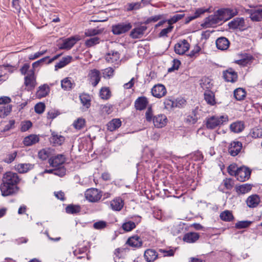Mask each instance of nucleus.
I'll return each instance as SVG.
<instances>
[{
	"mask_svg": "<svg viewBox=\"0 0 262 262\" xmlns=\"http://www.w3.org/2000/svg\"><path fill=\"white\" fill-rule=\"evenodd\" d=\"M20 179L17 173L11 171L5 173L0 186L2 195L6 196L16 193L18 189L17 185Z\"/></svg>",
	"mask_w": 262,
	"mask_h": 262,
	"instance_id": "1",
	"label": "nucleus"
},
{
	"mask_svg": "<svg viewBox=\"0 0 262 262\" xmlns=\"http://www.w3.org/2000/svg\"><path fill=\"white\" fill-rule=\"evenodd\" d=\"M228 121L227 116H212L206 118L205 124L208 129H213Z\"/></svg>",
	"mask_w": 262,
	"mask_h": 262,
	"instance_id": "2",
	"label": "nucleus"
},
{
	"mask_svg": "<svg viewBox=\"0 0 262 262\" xmlns=\"http://www.w3.org/2000/svg\"><path fill=\"white\" fill-rule=\"evenodd\" d=\"M132 25L130 23H120L112 26V31L114 35H119L130 30Z\"/></svg>",
	"mask_w": 262,
	"mask_h": 262,
	"instance_id": "3",
	"label": "nucleus"
},
{
	"mask_svg": "<svg viewBox=\"0 0 262 262\" xmlns=\"http://www.w3.org/2000/svg\"><path fill=\"white\" fill-rule=\"evenodd\" d=\"M217 11L222 20L224 21L229 20L238 14L236 8H222Z\"/></svg>",
	"mask_w": 262,
	"mask_h": 262,
	"instance_id": "4",
	"label": "nucleus"
},
{
	"mask_svg": "<svg viewBox=\"0 0 262 262\" xmlns=\"http://www.w3.org/2000/svg\"><path fill=\"white\" fill-rule=\"evenodd\" d=\"M251 174V170L247 167L243 166L236 169L234 176L237 180L241 182H244L249 179Z\"/></svg>",
	"mask_w": 262,
	"mask_h": 262,
	"instance_id": "5",
	"label": "nucleus"
},
{
	"mask_svg": "<svg viewBox=\"0 0 262 262\" xmlns=\"http://www.w3.org/2000/svg\"><path fill=\"white\" fill-rule=\"evenodd\" d=\"M85 196L86 200L91 202H97L100 200L102 194L98 189L91 188L86 191Z\"/></svg>",
	"mask_w": 262,
	"mask_h": 262,
	"instance_id": "6",
	"label": "nucleus"
},
{
	"mask_svg": "<svg viewBox=\"0 0 262 262\" xmlns=\"http://www.w3.org/2000/svg\"><path fill=\"white\" fill-rule=\"evenodd\" d=\"M221 21L222 20L216 11L214 15H210L205 18L203 26L206 28L211 27Z\"/></svg>",
	"mask_w": 262,
	"mask_h": 262,
	"instance_id": "7",
	"label": "nucleus"
},
{
	"mask_svg": "<svg viewBox=\"0 0 262 262\" xmlns=\"http://www.w3.org/2000/svg\"><path fill=\"white\" fill-rule=\"evenodd\" d=\"M190 48V45L186 39L180 40L174 46L175 52L179 55H183Z\"/></svg>",
	"mask_w": 262,
	"mask_h": 262,
	"instance_id": "8",
	"label": "nucleus"
},
{
	"mask_svg": "<svg viewBox=\"0 0 262 262\" xmlns=\"http://www.w3.org/2000/svg\"><path fill=\"white\" fill-rule=\"evenodd\" d=\"M229 29L243 30L246 28L245 20L243 17H236L228 23Z\"/></svg>",
	"mask_w": 262,
	"mask_h": 262,
	"instance_id": "9",
	"label": "nucleus"
},
{
	"mask_svg": "<svg viewBox=\"0 0 262 262\" xmlns=\"http://www.w3.org/2000/svg\"><path fill=\"white\" fill-rule=\"evenodd\" d=\"M147 29V28L146 26H138L131 31L129 36L133 39L140 38L143 36Z\"/></svg>",
	"mask_w": 262,
	"mask_h": 262,
	"instance_id": "10",
	"label": "nucleus"
},
{
	"mask_svg": "<svg viewBox=\"0 0 262 262\" xmlns=\"http://www.w3.org/2000/svg\"><path fill=\"white\" fill-rule=\"evenodd\" d=\"M242 148V143L239 141L231 142L228 148V153L232 156H237L241 151Z\"/></svg>",
	"mask_w": 262,
	"mask_h": 262,
	"instance_id": "11",
	"label": "nucleus"
},
{
	"mask_svg": "<svg viewBox=\"0 0 262 262\" xmlns=\"http://www.w3.org/2000/svg\"><path fill=\"white\" fill-rule=\"evenodd\" d=\"M126 244L133 248H139L142 247L143 242L140 236L136 235L129 237L127 240Z\"/></svg>",
	"mask_w": 262,
	"mask_h": 262,
	"instance_id": "12",
	"label": "nucleus"
},
{
	"mask_svg": "<svg viewBox=\"0 0 262 262\" xmlns=\"http://www.w3.org/2000/svg\"><path fill=\"white\" fill-rule=\"evenodd\" d=\"M64 162L65 158L62 155H58L49 160L50 165L53 167H63L62 165Z\"/></svg>",
	"mask_w": 262,
	"mask_h": 262,
	"instance_id": "13",
	"label": "nucleus"
},
{
	"mask_svg": "<svg viewBox=\"0 0 262 262\" xmlns=\"http://www.w3.org/2000/svg\"><path fill=\"white\" fill-rule=\"evenodd\" d=\"M152 95L157 98H161L166 94L165 86L161 84L155 85L151 89Z\"/></svg>",
	"mask_w": 262,
	"mask_h": 262,
	"instance_id": "14",
	"label": "nucleus"
},
{
	"mask_svg": "<svg viewBox=\"0 0 262 262\" xmlns=\"http://www.w3.org/2000/svg\"><path fill=\"white\" fill-rule=\"evenodd\" d=\"M167 121V117L163 114H159L153 118V123L155 127L162 128L166 125Z\"/></svg>",
	"mask_w": 262,
	"mask_h": 262,
	"instance_id": "15",
	"label": "nucleus"
},
{
	"mask_svg": "<svg viewBox=\"0 0 262 262\" xmlns=\"http://www.w3.org/2000/svg\"><path fill=\"white\" fill-rule=\"evenodd\" d=\"M247 12L250 14V18L252 21H259L262 20L261 8L249 9Z\"/></svg>",
	"mask_w": 262,
	"mask_h": 262,
	"instance_id": "16",
	"label": "nucleus"
},
{
	"mask_svg": "<svg viewBox=\"0 0 262 262\" xmlns=\"http://www.w3.org/2000/svg\"><path fill=\"white\" fill-rule=\"evenodd\" d=\"M223 77L227 82H234L237 80V73L231 68L223 73Z\"/></svg>",
	"mask_w": 262,
	"mask_h": 262,
	"instance_id": "17",
	"label": "nucleus"
},
{
	"mask_svg": "<svg viewBox=\"0 0 262 262\" xmlns=\"http://www.w3.org/2000/svg\"><path fill=\"white\" fill-rule=\"evenodd\" d=\"M100 72L96 69H93L90 71L89 74L90 81L94 86H96L100 81Z\"/></svg>",
	"mask_w": 262,
	"mask_h": 262,
	"instance_id": "18",
	"label": "nucleus"
},
{
	"mask_svg": "<svg viewBox=\"0 0 262 262\" xmlns=\"http://www.w3.org/2000/svg\"><path fill=\"white\" fill-rule=\"evenodd\" d=\"M216 46L219 50L224 51L228 49L230 45V41L225 37H220L216 40Z\"/></svg>",
	"mask_w": 262,
	"mask_h": 262,
	"instance_id": "19",
	"label": "nucleus"
},
{
	"mask_svg": "<svg viewBox=\"0 0 262 262\" xmlns=\"http://www.w3.org/2000/svg\"><path fill=\"white\" fill-rule=\"evenodd\" d=\"M144 257L147 262H154L158 257V254L155 250L148 249L145 251Z\"/></svg>",
	"mask_w": 262,
	"mask_h": 262,
	"instance_id": "20",
	"label": "nucleus"
},
{
	"mask_svg": "<svg viewBox=\"0 0 262 262\" xmlns=\"http://www.w3.org/2000/svg\"><path fill=\"white\" fill-rule=\"evenodd\" d=\"M51 135L50 141L54 146L61 145L64 142V137L58 133L53 132Z\"/></svg>",
	"mask_w": 262,
	"mask_h": 262,
	"instance_id": "21",
	"label": "nucleus"
},
{
	"mask_svg": "<svg viewBox=\"0 0 262 262\" xmlns=\"http://www.w3.org/2000/svg\"><path fill=\"white\" fill-rule=\"evenodd\" d=\"M259 203L260 198L257 194H252L249 196L246 200V204L249 208H255Z\"/></svg>",
	"mask_w": 262,
	"mask_h": 262,
	"instance_id": "22",
	"label": "nucleus"
},
{
	"mask_svg": "<svg viewBox=\"0 0 262 262\" xmlns=\"http://www.w3.org/2000/svg\"><path fill=\"white\" fill-rule=\"evenodd\" d=\"M120 58V54L115 51H111L105 55V60L108 63H114L117 62Z\"/></svg>",
	"mask_w": 262,
	"mask_h": 262,
	"instance_id": "23",
	"label": "nucleus"
},
{
	"mask_svg": "<svg viewBox=\"0 0 262 262\" xmlns=\"http://www.w3.org/2000/svg\"><path fill=\"white\" fill-rule=\"evenodd\" d=\"M148 101L145 97H140L137 99L135 102V107L137 110H144L147 104Z\"/></svg>",
	"mask_w": 262,
	"mask_h": 262,
	"instance_id": "24",
	"label": "nucleus"
},
{
	"mask_svg": "<svg viewBox=\"0 0 262 262\" xmlns=\"http://www.w3.org/2000/svg\"><path fill=\"white\" fill-rule=\"evenodd\" d=\"M111 208L115 211H120L124 205V202L121 198L118 197L111 202Z\"/></svg>",
	"mask_w": 262,
	"mask_h": 262,
	"instance_id": "25",
	"label": "nucleus"
},
{
	"mask_svg": "<svg viewBox=\"0 0 262 262\" xmlns=\"http://www.w3.org/2000/svg\"><path fill=\"white\" fill-rule=\"evenodd\" d=\"M25 84L31 89H33L36 85L34 74L33 71L25 77Z\"/></svg>",
	"mask_w": 262,
	"mask_h": 262,
	"instance_id": "26",
	"label": "nucleus"
},
{
	"mask_svg": "<svg viewBox=\"0 0 262 262\" xmlns=\"http://www.w3.org/2000/svg\"><path fill=\"white\" fill-rule=\"evenodd\" d=\"M39 140V137L37 135L32 134L26 137L23 140V143L25 145L29 146L38 142Z\"/></svg>",
	"mask_w": 262,
	"mask_h": 262,
	"instance_id": "27",
	"label": "nucleus"
},
{
	"mask_svg": "<svg viewBox=\"0 0 262 262\" xmlns=\"http://www.w3.org/2000/svg\"><path fill=\"white\" fill-rule=\"evenodd\" d=\"M204 95V99L208 104L213 105L216 103L215 95L213 92L210 90H206Z\"/></svg>",
	"mask_w": 262,
	"mask_h": 262,
	"instance_id": "28",
	"label": "nucleus"
},
{
	"mask_svg": "<svg viewBox=\"0 0 262 262\" xmlns=\"http://www.w3.org/2000/svg\"><path fill=\"white\" fill-rule=\"evenodd\" d=\"M199 233L196 232H188L185 234L183 237V241L188 243H192L196 242L199 238Z\"/></svg>",
	"mask_w": 262,
	"mask_h": 262,
	"instance_id": "29",
	"label": "nucleus"
},
{
	"mask_svg": "<svg viewBox=\"0 0 262 262\" xmlns=\"http://www.w3.org/2000/svg\"><path fill=\"white\" fill-rule=\"evenodd\" d=\"M245 126L242 121H236L230 125V128L232 132L235 133H239L243 130Z\"/></svg>",
	"mask_w": 262,
	"mask_h": 262,
	"instance_id": "30",
	"label": "nucleus"
},
{
	"mask_svg": "<svg viewBox=\"0 0 262 262\" xmlns=\"http://www.w3.org/2000/svg\"><path fill=\"white\" fill-rule=\"evenodd\" d=\"M49 92V86L47 84H44L39 87V89L36 92V96L39 98L45 97L48 94Z\"/></svg>",
	"mask_w": 262,
	"mask_h": 262,
	"instance_id": "31",
	"label": "nucleus"
},
{
	"mask_svg": "<svg viewBox=\"0 0 262 262\" xmlns=\"http://www.w3.org/2000/svg\"><path fill=\"white\" fill-rule=\"evenodd\" d=\"M121 125V121L119 119H113L107 124V129L113 132L118 128Z\"/></svg>",
	"mask_w": 262,
	"mask_h": 262,
	"instance_id": "32",
	"label": "nucleus"
},
{
	"mask_svg": "<svg viewBox=\"0 0 262 262\" xmlns=\"http://www.w3.org/2000/svg\"><path fill=\"white\" fill-rule=\"evenodd\" d=\"M76 39L74 37L66 39L61 45V49H71L76 42Z\"/></svg>",
	"mask_w": 262,
	"mask_h": 262,
	"instance_id": "33",
	"label": "nucleus"
},
{
	"mask_svg": "<svg viewBox=\"0 0 262 262\" xmlns=\"http://www.w3.org/2000/svg\"><path fill=\"white\" fill-rule=\"evenodd\" d=\"M34 165L31 164H19L16 166V169L19 173H25L33 169Z\"/></svg>",
	"mask_w": 262,
	"mask_h": 262,
	"instance_id": "34",
	"label": "nucleus"
},
{
	"mask_svg": "<svg viewBox=\"0 0 262 262\" xmlns=\"http://www.w3.org/2000/svg\"><path fill=\"white\" fill-rule=\"evenodd\" d=\"M80 100L81 103L86 108H89L91 106V97L90 96L86 94H82L79 96Z\"/></svg>",
	"mask_w": 262,
	"mask_h": 262,
	"instance_id": "35",
	"label": "nucleus"
},
{
	"mask_svg": "<svg viewBox=\"0 0 262 262\" xmlns=\"http://www.w3.org/2000/svg\"><path fill=\"white\" fill-rule=\"evenodd\" d=\"M252 189V185L249 184H244L236 187V191L239 194H245L249 192Z\"/></svg>",
	"mask_w": 262,
	"mask_h": 262,
	"instance_id": "36",
	"label": "nucleus"
},
{
	"mask_svg": "<svg viewBox=\"0 0 262 262\" xmlns=\"http://www.w3.org/2000/svg\"><path fill=\"white\" fill-rule=\"evenodd\" d=\"M72 58V57L70 56L63 57L62 59L55 65V70H57L58 69H60L66 66L71 62Z\"/></svg>",
	"mask_w": 262,
	"mask_h": 262,
	"instance_id": "37",
	"label": "nucleus"
},
{
	"mask_svg": "<svg viewBox=\"0 0 262 262\" xmlns=\"http://www.w3.org/2000/svg\"><path fill=\"white\" fill-rule=\"evenodd\" d=\"M74 84V83H72L68 77L63 79L61 81V88L65 91L71 90Z\"/></svg>",
	"mask_w": 262,
	"mask_h": 262,
	"instance_id": "38",
	"label": "nucleus"
},
{
	"mask_svg": "<svg viewBox=\"0 0 262 262\" xmlns=\"http://www.w3.org/2000/svg\"><path fill=\"white\" fill-rule=\"evenodd\" d=\"M246 95V91L242 88L236 89L234 92V96L237 100H243Z\"/></svg>",
	"mask_w": 262,
	"mask_h": 262,
	"instance_id": "39",
	"label": "nucleus"
},
{
	"mask_svg": "<svg viewBox=\"0 0 262 262\" xmlns=\"http://www.w3.org/2000/svg\"><path fill=\"white\" fill-rule=\"evenodd\" d=\"M220 218L222 220L226 222H230L234 219L232 212L229 210H226L220 214Z\"/></svg>",
	"mask_w": 262,
	"mask_h": 262,
	"instance_id": "40",
	"label": "nucleus"
},
{
	"mask_svg": "<svg viewBox=\"0 0 262 262\" xmlns=\"http://www.w3.org/2000/svg\"><path fill=\"white\" fill-rule=\"evenodd\" d=\"M184 15V13L176 14L171 17V18L167 20V22L168 25L172 26L173 24L176 23L179 20L181 19Z\"/></svg>",
	"mask_w": 262,
	"mask_h": 262,
	"instance_id": "41",
	"label": "nucleus"
},
{
	"mask_svg": "<svg viewBox=\"0 0 262 262\" xmlns=\"http://www.w3.org/2000/svg\"><path fill=\"white\" fill-rule=\"evenodd\" d=\"M66 212L68 213H76L80 211V208L77 205H70L66 208Z\"/></svg>",
	"mask_w": 262,
	"mask_h": 262,
	"instance_id": "42",
	"label": "nucleus"
},
{
	"mask_svg": "<svg viewBox=\"0 0 262 262\" xmlns=\"http://www.w3.org/2000/svg\"><path fill=\"white\" fill-rule=\"evenodd\" d=\"M202 82L201 83V85L203 89L209 90L212 88V83L211 82L210 79L208 78H205L202 80Z\"/></svg>",
	"mask_w": 262,
	"mask_h": 262,
	"instance_id": "43",
	"label": "nucleus"
},
{
	"mask_svg": "<svg viewBox=\"0 0 262 262\" xmlns=\"http://www.w3.org/2000/svg\"><path fill=\"white\" fill-rule=\"evenodd\" d=\"M100 96L103 99H108L111 97V92L108 88H103L100 92Z\"/></svg>",
	"mask_w": 262,
	"mask_h": 262,
	"instance_id": "44",
	"label": "nucleus"
},
{
	"mask_svg": "<svg viewBox=\"0 0 262 262\" xmlns=\"http://www.w3.org/2000/svg\"><path fill=\"white\" fill-rule=\"evenodd\" d=\"M252 223V222L248 221H239L235 224V227L237 229L246 228L248 227Z\"/></svg>",
	"mask_w": 262,
	"mask_h": 262,
	"instance_id": "45",
	"label": "nucleus"
},
{
	"mask_svg": "<svg viewBox=\"0 0 262 262\" xmlns=\"http://www.w3.org/2000/svg\"><path fill=\"white\" fill-rule=\"evenodd\" d=\"M100 38L98 37H94L85 41L86 47H91L99 43Z\"/></svg>",
	"mask_w": 262,
	"mask_h": 262,
	"instance_id": "46",
	"label": "nucleus"
},
{
	"mask_svg": "<svg viewBox=\"0 0 262 262\" xmlns=\"http://www.w3.org/2000/svg\"><path fill=\"white\" fill-rule=\"evenodd\" d=\"M135 227V223L132 221L127 222L122 225L123 229L126 231H130Z\"/></svg>",
	"mask_w": 262,
	"mask_h": 262,
	"instance_id": "47",
	"label": "nucleus"
},
{
	"mask_svg": "<svg viewBox=\"0 0 262 262\" xmlns=\"http://www.w3.org/2000/svg\"><path fill=\"white\" fill-rule=\"evenodd\" d=\"M250 134L253 138H261L262 128L255 127L252 129Z\"/></svg>",
	"mask_w": 262,
	"mask_h": 262,
	"instance_id": "48",
	"label": "nucleus"
},
{
	"mask_svg": "<svg viewBox=\"0 0 262 262\" xmlns=\"http://www.w3.org/2000/svg\"><path fill=\"white\" fill-rule=\"evenodd\" d=\"M114 73V70L111 67H108L103 70V77L105 78H110L113 76Z\"/></svg>",
	"mask_w": 262,
	"mask_h": 262,
	"instance_id": "49",
	"label": "nucleus"
},
{
	"mask_svg": "<svg viewBox=\"0 0 262 262\" xmlns=\"http://www.w3.org/2000/svg\"><path fill=\"white\" fill-rule=\"evenodd\" d=\"M173 28V26H170L169 25V26L166 28L162 29L160 33L159 34V37H166L167 36V34L170 33Z\"/></svg>",
	"mask_w": 262,
	"mask_h": 262,
	"instance_id": "50",
	"label": "nucleus"
},
{
	"mask_svg": "<svg viewBox=\"0 0 262 262\" xmlns=\"http://www.w3.org/2000/svg\"><path fill=\"white\" fill-rule=\"evenodd\" d=\"M66 169L64 167H57L54 168L55 175L62 177L66 174Z\"/></svg>",
	"mask_w": 262,
	"mask_h": 262,
	"instance_id": "51",
	"label": "nucleus"
},
{
	"mask_svg": "<svg viewBox=\"0 0 262 262\" xmlns=\"http://www.w3.org/2000/svg\"><path fill=\"white\" fill-rule=\"evenodd\" d=\"M85 124V120L82 118H78L77 120H76L74 123L73 125L75 128L77 129H81L82 128Z\"/></svg>",
	"mask_w": 262,
	"mask_h": 262,
	"instance_id": "52",
	"label": "nucleus"
},
{
	"mask_svg": "<svg viewBox=\"0 0 262 262\" xmlns=\"http://www.w3.org/2000/svg\"><path fill=\"white\" fill-rule=\"evenodd\" d=\"M164 104L165 105V107L166 109H170L174 107H180L177 103H176L173 101L166 99L165 100L164 102Z\"/></svg>",
	"mask_w": 262,
	"mask_h": 262,
	"instance_id": "53",
	"label": "nucleus"
},
{
	"mask_svg": "<svg viewBox=\"0 0 262 262\" xmlns=\"http://www.w3.org/2000/svg\"><path fill=\"white\" fill-rule=\"evenodd\" d=\"M11 111L12 107L10 105L1 107L0 108V114L1 115V117L2 115H3V117L8 115Z\"/></svg>",
	"mask_w": 262,
	"mask_h": 262,
	"instance_id": "54",
	"label": "nucleus"
},
{
	"mask_svg": "<svg viewBox=\"0 0 262 262\" xmlns=\"http://www.w3.org/2000/svg\"><path fill=\"white\" fill-rule=\"evenodd\" d=\"M45 109V105L44 103L39 102L35 105V112L39 114H42Z\"/></svg>",
	"mask_w": 262,
	"mask_h": 262,
	"instance_id": "55",
	"label": "nucleus"
},
{
	"mask_svg": "<svg viewBox=\"0 0 262 262\" xmlns=\"http://www.w3.org/2000/svg\"><path fill=\"white\" fill-rule=\"evenodd\" d=\"M106 222L103 221H99L93 224V227L98 230L102 229L106 227Z\"/></svg>",
	"mask_w": 262,
	"mask_h": 262,
	"instance_id": "56",
	"label": "nucleus"
},
{
	"mask_svg": "<svg viewBox=\"0 0 262 262\" xmlns=\"http://www.w3.org/2000/svg\"><path fill=\"white\" fill-rule=\"evenodd\" d=\"M163 15H157L155 16H152L149 18H148L145 21V24H147L151 22H156L159 20L162 19L163 18Z\"/></svg>",
	"mask_w": 262,
	"mask_h": 262,
	"instance_id": "57",
	"label": "nucleus"
},
{
	"mask_svg": "<svg viewBox=\"0 0 262 262\" xmlns=\"http://www.w3.org/2000/svg\"><path fill=\"white\" fill-rule=\"evenodd\" d=\"M208 12H209V9H205L203 8H198L195 10L194 16L195 18H197L204 13Z\"/></svg>",
	"mask_w": 262,
	"mask_h": 262,
	"instance_id": "58",
	"label": "nucleus"
},
{
	"mask_svg": "<svg viewBox=\"0 0 262 262\" xmlns=\"http://www.w3.org/2000/svg\"><path fill=\"white\" fill-rule=\"evenodd\" d=\"M224 186L227 189H231L233 186V182L231 179H226L223 182Z\"/></svg>",
	"mask_w": 262,
	"mask_h": 262,
	"instance_id": "59",
	"label": "nucleus"
},
{
	"mask_svg": "<svg viewBox=\"0 0 262 262\" xmlns=\"http://www.w3.org/2000/svg\"><path fill=\"white\" fill-rule=\"evenodd\" d=\"M32 125L31 121H27L21 123V131L26 132L28 130Z\"/></svg>",
	"mask_w": 262,
	"mask_h": 262,
	"instance_id": "60",
	"label": "nucleus"
},
{
	"mask_svg": "<svg viewBox=\"0 0 262 262\" xmlns=\"http://www.w3.org/2000/svg\"><path fill=\"white\" fill-rule=\"evenodd\" d=\"M17 153L14 152L12 154L8 155L4 160V162L7 163H10L13 162L16 158Z\"/></svg>",
	"mask_w": 262,
	"mask_h": 262,
	"instance_id": "61",
	"label": "nucleus"
},
{
	"mask_svg": "<svg viewBox=\"0 0 262 262\" xmlns=\"http://www.w3.org/2000/svg\"><path fill=\"white\" fill-rule=\"evenodd\" d=\"M100 33V32L98 30L95 29H88L85 31V35L86 36H92L98 34Z\"/></svg>",
	"mask_w": 262,
	"mask_h": 262,
	"instance_id": "62",
	"label": "nucleus"
},
{
	"mask_svg": "<svg viewBox=\"0 0 262 262\" xmlns=\"http://www.w3.org/2000/svg\"><path fill=\"white\" fill-rule=\"evenodd\" d=\"M181 64L180 61L179 60L173 59V64L172 67L168 69V72H171L176 70H178Z\"/></svg>",
	"mask_w": 262,
	"mask_h": 262,
	"instance_id": "63",
	"label": "nucleus"
},
{
	"mask_svg": "<svg viewBox=\"0 0 262 262\" xmlns=\"http://www.w3.org/2000/svg\"><path fill=\"white\" fill-rule=\"evenodd\" d=\"M49 157V152L45 149H41L38 152V157L41 160H46Z\"/></svg>",
	"mask_w": 262,
	"mask_h": 262,
	"instance_id": "64",
	"label": "nucleus"
}]
</instances>
